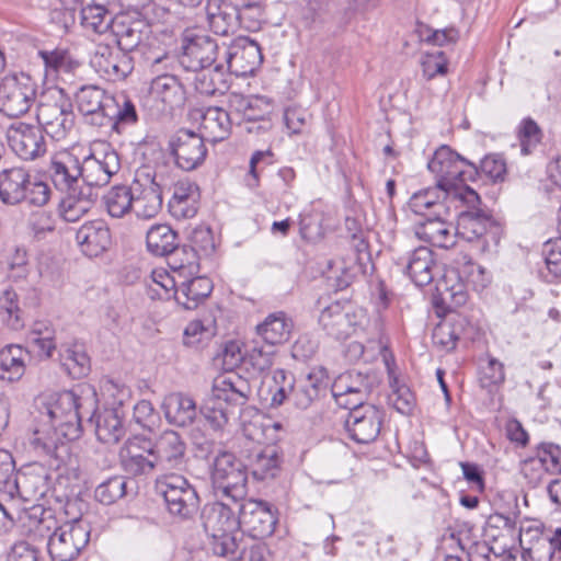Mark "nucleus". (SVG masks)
<instances>
[{"instance_id":"obj_1","label":"nucleus","mask_w":561,"mask_h":561,"mask_svg":"<svg viewBox=\"0 0 561 561\" xmlns=\"http://www.w3.org/2000/svg\"><path fill=\"white\" fill-rule=\"evenodd\" d=\"M96 393L94 390L81 389L80 393L64 391L48 408V416L53 432L35 431L31 439L33 450L42 457H47L49 467L58 468L62 454L67 453L66 440H75L81 435V422H93L96 411Z\"/></svg>"},{"instance_id":"obj_2","label":"nucleus","mask_w":561,"mask_h":561,"mask_svg":"<svg viewBox=\"0 0 561 561\" xmlns=\"http://www.w3.org/2000/svg\"><path fill=\"white\" fill-rule=\"evenodd\" d=\"M75 101L89 124L111 127L118 134L138 121L136 107L125 94L112 95L94 84L82 85L76 92Z\"/></svg>"},{"instance_id":"obj_3","label":"nucleus","mask_w":561,"mask_h":561,"mask_svg":"<svg viewBox=\"0 0 561 561\" xmlns=\"http://www.w3.org/2000/svg\"><path fill=\"white\" fill-rule=\"evenodd\" d=\"M151 25L138 12L134 14H117L112 28V34L118 48L124 49L128 54L138 49L142 50L146 65L151 67L154 72H158L161 65L163 68L168 67L172 61V57L164 47L159 46L151 49L157 42V38L151 36Z\"/></svg>"},{"instance_id":"obj_4","label":"nucleus","mask_w":561,"mask_h":561,"mask_svg":"<svg viewBox=\"0 0 561 561\" xmlns=\"http://www.w3.org/2000/svg\"><path fill=\"white\" fill-rule=\"evenodd\" d=\"M203 526L211 537V549L215 554L230 560H243L248 546L239 529V516L221 502L213 503L204 508Z\"/></svg>"},{"instance_id":"obj_5","label":"nucleus","mask_w":561,"mask_h":561,"mask_svg":"<svg viewBox=\"0 0 561 561\" xmlns=\"http://www.w3.org/2000/svg\"><path fill=\"white\" fill-rule=\"evenodd\" d=\"M50 187L47 183L34 179L23 167H12L0 172V201L7 205H28L43 207L50 199Z\"/></svg>"},{"instance_id":"obj_6","label":"nucleus","mask_w":561,"mask_h":561,"mask_svg":"<svg viewBox=\"0 0 561 561\" xmlns=\"http://www.w3.org/2000/svg\"><path fill=\"white\" fill-rule=\"evenodd\" d=\"M428 170L435 174L436 182L448 191L472 190L466 185L467 180H474L479 174L478 167L462 158L448 146L438 148L427 164Z\"/></svg>"},{"instance_id":"obj_7","label":"nucleus","mask_w":561,"mask_h":561,"mask_svg":"<svg viewBox=\"0 0 561 561\" xmlns=\"http://www.w3.org/2000/svg\"><path fill=\"white\" fill-rule=\"evenodd\" d=\"M36 119L37 125L44 128L53 138H64L75 125L70 98L62 89L46 90L38 102Z\"/></svg>"},{"instance_id":"obj_8","label":"nucleus","mask_w":561,"mask_h":561,"mask_svg":"<svg viewBox=\"0 0 561 561\" xmlns=\"http://www.w3.org/2000/svg\"><path fill=\"white\" fill-rule=\"evenodd\" d=\"M91 525L83 517L75 516L55 528L47 542L51 561H75L90 541Z\"/></svg>"},{"instance_id":"obj_9","label":"nucleus","mask_w":561,"mask_h":561,"mask_svg":"<svg viewBox=\"0 0 561 561\" xmlns=\"http://www.w3.org/2000/svg\"><path fill=\"white\" fill-rule=\"evenodd\" d=\"M154 486L171 515L187 519L197 512L199 497L195 488L183 476L163 474L157 478Z\"/></svg>"},{"instance_id":"obj_10","label":"nucleus","mask_w":561,"mask_h":561,"mask_svg":"<svg viewBox=\"0 0 561 561\" xmlns=\"http://www.w3.org/2000/svg\"><path fill=\"white\" fill-rule=\"evenodd\" d=\"M213 485L234 502L245 494L247 468L232 453H219L213 462Z\"/></svg>"},{"instance_id":"obj_11","label":"nucleus","mask_w":561,"mask_h":561,"mask_svg":"<svg viewBox=\"0 0 561 561\" xmlns=\"http://www.w3.org/2000/svg\"><path fill=\"white\" fill-rule=\"evenodd\" d=\"M218 53L217 42L201 30L186 27L181 36L180 65L187 71L210 67Z\"/></svg>"},{"instance_id":"obj_12","label":"nucleus","mask_w":561,"mask_h":561,"mask_svg":"<svg viewBox=\"0 0 561 561\" xmlns=\"http://www.w3.org/2000/svg\"><path fill=\"white\" fill-rule=\"evenodd\" d=\"M378 385L379 379L374 373L348 370L335 378L331 392L339 407L348 409L365 404L368 396Z\"/></svg>"},{"instance_id":"obj_13","label":"nucleus","mask_w":561,"mask_h":561,"mask_svg":"<svg viewBox=\"0 0 561 561\" xmlns=\"http://www.w3.org/2000/svg\"><path fill=\"white\" fill-rule=\"evenodd\" d=\"M36 100V85L31 77L5 76L0 81V112L11 118L26 114Z\"/></svg>"},{"instance_id":"obj_14","label":"nucleus","mask_w":561,"mask_h":561,"mask_svg":"<svg viewBox=\"0 0 561 561\" xmlns=\"http://www.w3.org/2000/svg\"><path fill=\"white\" fill-rule=\"evenodd\" d=\"M11 151L23 161H35L47 152L46 131L39 125L13 122L5 130Z\"/></svg>"},{"instance_id":"obj_15","label":"nucleus","mask_w":561,"mask_h":561,"mask_svg":"<svg viewBox=\"0 0 561 561\" xmlns=\"http://www.w3.org/2000/svg\"><path fill=\"white\" fill-rule=\"evenodd\" d=\"M448 191L437 182L434 186L420 190L409 199L410 209L419 215H425L427 210H433L434 215L442 216L448 208V202L467 203L474 206L479 203V194L474 190Z\"/></svg>"},{"instance_id":"obj_16","label":"nucleus","mask_w":561,"mask_h":561,"mask_svg":"<svg viewBox=\"0 0 561 561\" xmlns=\"http://www.w3.org/2000/svg\"><path fill=\"white\" fill-rule=\"evenodd\" d=\"M348 414L344 422L348 438L357 444L375 442L381 431L385 419L383 411L374 404H360L348 408Z\"/></svg>"},{"instance_id":"obj_17","label":"nucleus","mask_w":561,"mask_h":561,"mask_svg":"<svg viewBox=\"0 0 561 561\" xmlns=\"http://www.w3.org/2000/svg\"><path fill=\"white\" fill-rule=\"evenodd\" d=\"M277 524L271 504L262 500H245L239 508V529L253 539L270 537Z\"/></svg>"},{"instance_id":"obj_18","label":"nucleus","mask_w":561,"mask_h":561,"mask_svg":"<svg viewBox=\"0 0 561 561\" xmlns=\"http://www.w3.org/2000/svg\"><path fill=\"white\" fill-rule=\"evenodd\" d=\"M168 148L176 167L183 171L197 169L207 157L204 138L190 129L182 128L172 135Z\"/></svg>"},{"instance_id":"obj_19","label":"nucleus","mask_w":561,"mask_h":561,"mask_svg":"<svg viewBox=\"0 0 561 561\" xmlns=\"http://www.w3.org/2000/svg\"><path fill=\"white\" fill-rule=\"evenodd\" d=\"M51 476L46 466L34 462L16 473L12 496H19L24 502H38L50 490Z\"/></svg>"},{"instance_id":"obj_20","label":"nucleus","mask_w":561,"mask_h":561,"mask_svg":"<svg viewBox=\"0 0 561 561\" xmlns=\"http://www.w3.org/2000/svg\"><path fill=\"white\" fill-rule=\"evenodd\" d=\"M121 169L118 153L113 149L93 152L81 162V181L87 185L85 192L92 186H103Z\"/></svg>"},{"instance_id":"obj_21","label":"nucleus","mask_w":561,"mask_h":561,"mask_svg":"<svg viewBox=\"0 0 561 561\" xmlns=\"http://www.w3.org/2000/svg\"><path fill=\"white\" fill-rule=\"evenodd\" d=\"M153 461L160 471L182 468L186 462L187 445L178 432L167 430L152 440Z\"/></svg>"},{"instance_id":"obj_22","label":"nucleus","mask_w":561,"mask_h":561,"mask_svg":"<svg viewBox=\"0 0 561 561\" xmlns=\"http://www.w3.org/2000/svg\"><path fill=\"white\" fill-rule=\"evenodd\" d=\"M226 61L228 70L237 77L251 76L263 61L261 47L249 37H237L227 48Z\"/></svg>"},{"instance_id":"obj_23","label":"nucleus","mask_w":561,"mask_h":561,"mask_svg":"<svg viewBox=\"0 0 561 561\" xmlns=\"http://www.w3.org/2000/svg\"><path fill=\"white\" fill-rule=\"evenodd\" d=\"M328 389L329 376L327 369L322 367L313 368L307 375L297 378L286 402L291 403L297 409L307 410L324 397Z\"/></svg>"},{"instance_id":"obj_24","label":"nucleus","mask_w":561,"mask_h":561,"mask_svg":"<svg viewBox=\"0 0 561 561\" xmlns=\"http://www.w3.org/2000/svg\"><path fill=\"white\" fill-rule=\"evenodd\" d=\"M48 173L55 187L61 192L84 190L81 187V161L68 151L58 152L51 158Z\"/></svg>"},{"instance_id":"obj_25","label":"nucleus","mask_w":561,"mask_h":561,"mask_svg":"<svg viewBox=\"0 0 561 561\" xmlns=\"http://www.w3.org/2000/svg\"><path fill=\"white\" fill-rule=\"evenodd\" d=\"M467 209L458 214L456 234L468 242L485 238L491 230L496 229L492 216L480 208L481 198L474 206L461 203Z\"/></svg>"},{"instance_id":"obj_26","label":"nucleus","mask_w":561,"mask_h":561,"mask_svg":"<svg viewBox=\"0 0 561 561\" xmlns=\"http://www.w3.org/2000/svg\"><path fill=\"white\" fill-rule=\"evenodd\" d=\"M92 62L99 72L112 81L124 80L134 69L133 58L127 51L107 44L96 46Z\"/></svg>"},{"instance_id":"obj_27","label":"nucleus","mask_w":561,"mask_h":561,"mask_svg":"<svg viewBox=\"0 0 561 561\" xmlns=\"http://www.w3.org/2000/svg\"><path fill=\"white\" fill-rule=\"evenodd\" d=\"M396 264L419 287L426 286L434 279L436 263L433 251L427 247H419L407 256L398 257Z\"/></svg>"},{"instance_id":"obj_28","label":"nucleus","mask_w":561,"mask_h":561,"mask_svg":"<svg viewBox=\"0 0 561 561\" xmlns=\"http://www.w3.org/2000/svg\"><path fill=\"white\" fill-rule=\"evenodd\" d=\"M211 390L215 397L222 399L227 407L233 409L245 405L252 394V387L248 379L238 374L216 378Z\"/></svg>"},{"instance_id":"obj_29","label":"nucleus","mask_w":561,"mask_h":561,"mask_svg":"<svg viewBox=\"0 0 561 561\" xmlns=\"http://www.w3.org/2000/svg\"><path fill=\"white\" fill-rule=\"evenodd\" d=\"M348 309V305L334 301L321 311L319 323L328 335L343 340L352 334L355 322Z\"/></svg>"},{"instance_id":"obj_30","label":"nucleus","mask_w":561,"mask_h":561,"mask_svg":"<svg viewBox=\"0 0 561 561\" xmlns=\"http://www.w3.org/2000/svg\"><path fill=\"white\" fill-rule=\"evenodd\" d=\"M76 240L82 252L90 257L102 254L111 244V232L102 220H92L82 225L76 233Z\"/></svg>"},{"instance_id":"obj_31","label":"nucleus","mask_w":561,"mask_h":561,"mask_svg":"<svg viewBox=\"0 0 561 561\" xmlns=\"http://www.w3.org/2000/svg\"><path fill=\"white\" fill-rule=\"evenodd\" d=\"M198 198V186L188 180H181L173 186V194L168 203L169 211L176 219L193 218L197 214Z\"/></svg>"},{"instance_id":"obj_32","label":"nucleus","mask_w":561,"mask_h":561,"mask_svg":"<svg viewBox=\"0 0 561 561\" xmlns=\"http://www.w3.org/2000/svg\"><path fill=\"white\" fill-rule=\"evenodd\" d=\"M151 94L163 103V110L173 111L182 107L186 101V93L178 77L170 73L156 76L150 84Z\"/></svg>"},{"instance_id":"obj_33","label":"nucleus","mask_w":561,"mask_h":561,"mask_svg":"<svg viewBox=\"0 0 561 561\" xmlns=\"http://www.w3.org/2000/svg\"><path fill=\"white\" fill-rule=\"evenodd\" d=\"M231 125L232 119L226 110L217 106H210L201 115V133L198 135L207 141H222L230 135Z\"/></svg>"},{"instance_id":"obj_34","label":"nucleus","mask_w":561,"mask_h":561,"mask_svg":"<svg viewBox=\"0 0 561 561\" xmlns=\"http://www.w3.org/2000/svg\"><path fill=\"white\" fill-rule=\"evenodd\" d=\"M162 409L167 421L180 427L191 425L197 415L195 401L182 392L168 394L163 400Z\"/></svg>"},{"instance_id":"obj_35","label":"nucleus","mask_w":561,"mask_h":561,"mask_svg":"<svg viewBox=\"0 0 561 561\" xmlns=\"http://www.w3.org/2000/svg\"><path fill=\"white\" fill-rule=\"evenodd\" d=\"M415 234L420 240L443 249L453 247L457 236L453 227L437 215L420 222L415 227Z\"/></svg>"},{"instance_id":"obj_36","label":"nucleus","mask_w":561,"mask_h":561,"mask_svg":"<svg viewBox=\"0 0 561 561\" xmlns=\"http://www.w3.org/2000/svg\"><path fill=\"white\" fill-rule=\"evenodd\" d=\"M213 288V282L208 277L197 276L182 282L173 298L184 309L194 310L211 294Z\"/></svg>"},{"instance_id":"obj_37","label":"nucleus","mask_w":561,"mask_h":561,"mask_svg":"<svg viewBox=\"0 0 561 561\" xmlns=\"http://www.w3.org/2000/svg\"><path fill=\"white\" fill-rule=\"evenodd\" d=\"M294 322L284 311L268 314L265 320L256 327L257 334L270 345H277L287 342L290 337Z\"/></svg>"},{"instance_id":"obj_38","label":"nucleus","mask_w":561,"mask_h":561,"mask_svg":"<svg viewBox=\"0 0 561 561\" xmlns=\"http://www.w3.org/2000/svg\"><path fill=\"white\" fill-rule=\"evenodd\" d=\"M95 434L104 444H116L124 437L126 430L123 424L122 412L118 408L105 409L95 414Z\"/></svg>"},{"instance_id":"obj_39","label":"nucleus","mask_w":561,"mask_h":561,"mask_svg":"<svg viewBox=\"0 0 561 561\" xmlns=\"http://www.w3.org/2000/svg\"><path fill=\"white\" fill-rule=\"evenodd\" d=\"M139 191V183L131 186L115 185L111 187L103 196V203L108 215L113 218H123L133 211L135 205V194Z\"/></svg>"},{"instance_id":"obj_40","label":"nucleus","mask_w":561,"mask_h":561,"mask_svg":"<svg viewBox=\"0 0 561 561\" xmlns=\"http://www.w3.org/2000/svg\"><path fill=\"white\" fill-rule=\"evenodd\" d=\"M59 360L62 369L72 378L79 379L91 370L90 357L83 344H65L60 347Z\"/></svg>"},{"instance_id":"obj_41","label":"nucleus","mask_w":561,"mask_h":561,"mask_svg":"<svg viewBox=\"0 0 561 561\" xmlns=\"http://www.w3.org/2000/svg\"><path fill=\"white\" fill-rule=\"evenodd\" d=\"M105 3L94 1L81 9L80 20L84 30L99 35L112 31L116 16L111 14Z\"/></svg>"},{"instance_id":"obj_42","label":"nucleus","mask_w":561,"mask_h":561,"mask_svg":"<svg viewBox=\"0 0 561 561\" xmlns=\"http://www.w3.org/2000/svg\"><path fill=\"white\" fill-rule=\"evenodd\" d=\"M159 173L156 172L152 183L149 187L141 188L135 194V205L133 211L138 218L150 219L160 211L162 207V192L160 184L157 182Z\"/></svg>"},{"instance_id":"obj_43","label":"nucleus","mask_w":561,"mask_h":561,"mask_svg":"<svg viewBox=\"0 0 561 561\" xmlns=\"http://www.w3.org/2000/svg\"><path fill=\"white\" fill-rule=\"evenodd\" d=\"M93 204L92 193L84 190L66 193V196L59 204V214L67 222H77L91 208Z\"/></svg>"},{"instance_id":"obj_44","label":"nucleus","mask_w":561,"mask_h":561,"mask_svg":"<svg viewBox=\"0 0 561 561\" xmlns=\"http://www.w3.org/2000/svg\"><path fill=\"white\" fill-rule=\"evenodd\" d=\"M178 238L169 225H153L146 234L147 250L156 256H168L178 244Z\"/></svg>"},{"instance_id":"obj_45","label":"nucleus","mask_w":561,"mask_h":561,"mask_svg":"<svg viewBox=\"0 0 561 561\" xmlns=\"http://www.w3.org/2000/svg\"><path fill=\"white\" fill-rule=\"evenodd\" d=\"M282 459L275 447L267 446L257 454L251 461V472L255 480L264 481L276 478L282 468Z\"/></svg>"},{"instance_id":"obj_46","label":"nucleus","mask_w":561,"mask_h":561,"mask_svg":"<svg viewBox=\"0 0 561 561\" xmlns=\"http://www.w3.org/2000/svg\"><path fill=\"white\" fill-rule=\"evenodd\" d=\"M208 26L217 35L228 36L233 34L240 26L237 15V5L224 3L216 8V11L207 10Z\"/></svg>"},{"instance_id":"obj_47","label":"nucleus","mask_w":561,"mask_h":561,"mask_svg":"<svg viewBox=\"0 0 561 561\" xmlns=\"http://www.w3.org/2000/svg\"><path fill=\"white\" fill-rule=\"evenodd\" d=\"M25 371L24 353L18 345H9L0 351V379L14 382Z\"/></svg>"},{"instance_id":"obj_48","label":"nucleus","mask_w":561,"mask_h":561,"mask_svg":"<svg viewBox=\"0 0 561 561\" xmlns=\"http://www.w3.org/2000/svg\"><path fill=\"white\" fill-rule=\"evenodd\" d=\"M195 72L194 85L202 95L224 94L229 88L220 65Z\"/></svg>"},{"instance_id":"obj_49","label":"nucleus","mask_w":561,"mask_h":561,"mask_svg":"<svg viewBox=\"0 0 561 561\" xmlns=\"http://www.w3.org/2000/svg\"><path fill=\"white\" fill-rule=\"evenodd\" d=\"M38 55L44 61L46 76L72 75L80 67V62L65 49L39 50Z\"/></svg>"},{"instance_id":"obj_50","label":"nucleus","mask_w":561,"mask_h":561,"mask_svg":"<svg viewBox=\"0 0 561 561\" xmlns=\"http://www.w3.org/2000/svg\"><path fill=\"white\" fill-rule=\"evenodd\" d=\"M515 530V520L503 514H494L489 517L484 529L483 542L490 546L501 547L504 543L508 547L506 539L512 537Z\"/></svg>"},{"instance_id":"obj_51","label":"nucleus","mask_w":561,"mask_h":561,"mask_svg":"<svg viewBox=\"0 0 561 561\" xmlns=\"http://www.w3.org/2000/svg\"><path fill=\"white\" fill-rule=\"evenodd\" d=\"M27 341L38 353L51 357L56 350L55 329L47 320L35 321L28 332Z\"/></svg>"},{"instance_id":"obj_52","label":"nucleus","mask_w":561,"mask_h":561,"mask_svg":"<svg viewBox=\"0 0 561 561\" xmlns=\"http://www.w3.org/2000/svg\"><path fill=\"white\" fill-rule=\"evenodd\" d=\"M233 410L232 407H227L222 399L215 397L214 390H210L199 411L213 428L220 430L228 423Z\"/></svg>"},{"instance_id":"obj_53","label":"nucleus","mask_w":561,"mask_h":561,"mask_svg":"<svg viewBox=\"0 0 561 561\" xmlns=\"http://www.w3.org/2000/svg\"><path fill=\"white\" fill-rule=\"evenodd\" d=\"M272 112L271 102L263 96H253L250 106H248L247 112L244 113L242 119L255 123L261 122L256 127H248L247 130L249 133H265L272 128V122L268 118V115Z\"/></svg>"},{"instance_id":"obj_54","label":"nucleus","mask_w":561,"mask_h":561,"mask_svg":"<svg viewBox=\"0 0 561 561\" xmlns=\"http://www.w3.org/2000/svg\"><path fill=\"white\" fill-rule=\"evenodd\" d=\"M0 316L2 321L12 330L24 325L23 312L19 306V296L12 288H5L0 296Z\"/></svg>"},{"instance_id":"obj_55","label":"nucleus","mask_w":561,"mask_h":561,"mask_svg":"<svg viewBox=\"0 0 561 561\" xmlns=\"http://www.w3.org/2000/svg\"><path fill=\"white\" fill-rule=\"evenodd\" d=\"M127 479L123 476H113L96 485L94 499L103 504L111 505L126 495Z\"/></svg>"},{"instance_id":"obj_56","label":"nucleus","mask_w":561,"mask_h":561,"mask_svg":"<svg viewBox=\"0 0 561 561\" xmlns=\"http://www.w3.org/2000/svg\"><path fill=\"white\" fill-rule=\"evenodd\" d=\"M167 257L168 264L173 271L186 270L190 274L198 272V255L192 245H179L178 243Z\"/></svg>"},{"instance_id":"obj_57","label":"nucleus","mask_w":561,"mask_h":561,"mask_svg":"<svg viewBox=\"0 0 561 561\" xmlns=\"http://www.w3.org/2000/svg\"><path fill=\"white\" fill-rule=\"evenodd\" d=\"M273 386L271 387V405L280 407L284 404L293 390L297 378L285 369H275L273 373Z\"/></svg>"},{"instance_id":"obj_58","label":"nucleus","mask_w":561,"mask_h":561,"mask_svg":"<svg viewBox=\"0 0 561 561\" xmlns=\"http://www.w3.org/2000/svg\"><path fill=\"white\" fill-rule=\"evenodd\" d=\"M239 26L249 32L260 31L265 19V10L260 2H247L237 5Z\"/></svg>"},{"instance_id":"obj_59","label":"nucleus","mask_w":561,"mask_h":561,"mask_svg":"<svg viewBox=\"0 0 561 561\" xmlns=\"http://www.w3.org/2000/svg\"><path fill=\"white\" fill-rule=\"evenodd\" d=\"M542 254L548 271L547 282L552 283L561 278V237L547 241L543 244Z\"/></svg>"},{"instance_id":"obj_60","label":"nucleus","mask_w":561,"mask_h":561,"mask_svg":"<svg viewBox=\"0 0 561 561\" xmlns=\"http://www.w3.org/2000/svg\"><path fill=\"white\" fill-rule=\"evenodd\" d=\"M150 277L152 280L150 290L154 294L152 297L157 296L159 299H170L179 288L176 287L174 277L164 268L153 270Z\"/></svg>"},{"instance_id":"obj_61","label":"nucleus","mask_w":561,"mask_h":561,"mask_svg":"<svg viewBox=\"0 0 561 561\" xmlns=\"http://www.w3.org/2000/svg\"><path fill=\"white\" fill-rule=\"evenodd\" d=\"M421 67L424 78L432 80L436 76H444L448 71V60L443 50L426 53L422 56Z\"/></svg>"},{"instance_id":"obj_62","label":"nucleus","mask_w":561,"mask_h":561,"mask_svg":"<svg viewBox=\"0 0 561 561\" xmlns=\"http://www.w3.org/2000/svg\"><path fill=\"white\" fill-rule=\"evenodd\" d=\"M15 479L16 473L12 455L8 450L0 449V492L12 496Z\"/></svg>"},{"instance_id":"obj_63","label":"nucleus","mask_w":561,"mask_h":561,"mask_svg":"<svg viewBox=\"0 0 561 561\" xmlns=\"http://www.w3.org/2000/svg\"><path fill=\"white\" fill-rule=\"evenodd\" d=\"M549 474H561V447L552 443H542L537 448Z\"/></svg>"},{"instance_id":"obj_64","label":"nucleus","mask_w":561,"mask_h":561,"mask_svg":"<svg viewBox=\"0 0 561 561\" xmlns=\"http://www.w3.org/2000/svg\"><path fill=\"white\" fill-rule=\"evenodd\" d=\"M210 337V331L201 321H191L184 330L183 343L190 347L203 348Z\"/></svg>"}]
</instances>
